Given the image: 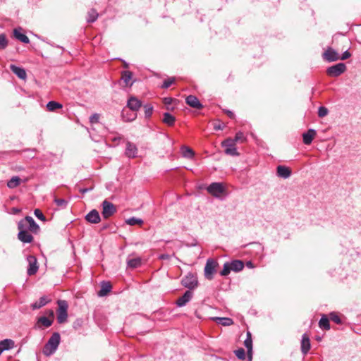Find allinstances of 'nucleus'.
<instances>
[{"instance_id":"1","label":"nucleus","mask_w":361,"mask_h":361,"mask_svg":"<svg viewBox=\"0 0 361 361\" xmlns=\"http://www.w3.org/2000/svg\"><path fill=\"white\" fill-rule=\"evenodd\" d=\"M61 336L58 332L54 333L43 348V354L46 356L53 355L60 343Z\"/></svg>"},{"instance_id":"2","label":"nucleus","mask_w":361,"mask_h":361,"mask_svg":"<svg viewBox=\"0 0 361 361\" xmlns=\"http://www.w3.org/2000/svg\"><path fill=\"white\" fill-rule=\"evenodd\" d=\"M127 106L132 111L136 112L140 109V108L142 106V102L140 100H139L135 97H130L127 102ZM122 116L126 121H134L137 117V114L133 113L130 115L129 118H125V110L122 112Z\"/></svg>"},{"instance_id":"3","label":"nucleus","mask_w":361,"mask_h":361,"mask_svg":"<svg viewBox=\"0 0 361 361\" xmlns=\"http://www.w3.org/2000/svg\"><path fill=\"white\" fill-rule=\"evenodd\" d=\"M59 308L57 310V321L59 324L66 322L68 317V304L65 300L58 301Z\"/></svg>"},{"instance_id":"4","label":"nucleus","mask_w":361,"mask_h":361,"mask_svg":"<svg viewBox=\"0 0 361 361\" xmlns=\"http://www.w3.org/2000/svg\"><path fill=\"white\" fill-rule=\"evenodd\" d=\"M207 192L215 197H220L225 193L226 189L221 183L214 182L207 188Z\"/></svg>"},{"instance_id":"5","label":"nucleus","mask_w":361,"mask_h":361,"mask_svg":"<svg viewBox=\"0 0 361 361\" xmlns=\"http://www.w3.org/2000/svg\"><path fill=\"white\" fill-rule=\"evenodd\" d=\"M18 229L19 231L18 233V238L19 240L24 243H30L33 241V236L25 229V226L23 223L18 224Z\"/></svg>"},{"instance_id":"6","label":"nucleus","mask_w":361,"mask_h":361,"mask_svg":"<svg viewBox=\"0 0 361 361\" xmlns=\"http://www.w3.org/2000/svg\"><path fill=\"white\" fill-rule=\"evenodd\" d=\"M235 145V140L232 138H227L221 142L222 147L225 148V153L233 157L239 156Z\"/></svg>"},{"instance_id":"7","label":"nucleus","mask_w":361,"mask_h":361,"mask_svg":"<svg viewBox=\"0 0 361 361\" xmlns=\"http://www.w3.org/2000/svg\"><path fill=\"white\" fill-rule=\"evenodd\" d=\"M346 71V66L344 63H338L329 67L326 69V74L330 77H338Z\"/></svg>"},{"instance_id":"8","label":"nucleus","mask_w":361,"mask_h":361,"mask_svg":"<svg viewBox=\"0 0 361 361\" xmlns=\"http://www.w3.org/2000/svg\"><path fill=\"white\" fill-rule=\"evenodd\" d=\"M217 262L213 259H208L204 267V276L208 280L214 279V274L216 272Z\"/></svg>"},{"instance_id":"9","label":"nucleus","mask_w":361,"mask_h":361,"mask_svg":"<svg viewBox=\"0 0 361 361\" xmlns=\"http://www.w3.org/2000/svg\"><path fill=\"white\" fill-rule=\"evenodd\" d=\"M18 223H23V225L25 226L26 230H29L30 232L33 233H37L39 230V226L32 217L30 216H27L24 219L20 221Z\"/></svg>"},{"instance_id":"10","label":"nucleus","mask_w":361,"mask_h":361,"mask_svg":"<svg viewBox=\"0 0 361 361\" xmlns=\"http://www.w3.org/2000/svg\"><path fill=\"white\" fill-rule=\"evenodd\" d=\"M102 214L104 219H108L111 216L116 212V208L114 204L106 200L103 201Z\"/></svg>"},{"instance_id":"11","label":"nucleus","mask_w":361,"mask_h":361,"mask_svg":"<svg viewBox=\"0 0 361 361\" xmlns=\"http://www.w3.org/2000/svg\"><path fill=\"white\" fill-rule=\"evenodd\" d=\"M182 285L189 289H193L197 286L198 281L196 276L189 273L181 281Z\"/></svg>"},{"instance_id":"12","label":"nucleus","mask_w":361,"mask_h":361,"mask_svg":"<svg viewBox=\"0 0 361 361\" xmlns=\"http://www.w3.org/2000/svg\"><path fill=\"white\" fill-rule=\"evenodd\" d=\"M27 260L28 262V267L27 270V273L29 276L34 275L37 273L38 270L37 261L35 256L29 255L27 257Z\"/></svg>"},{"instance_id":"13","label":"nucleus","mask_w":361,"mask_h":361,"mask_svg":"<svg viewBox=\"0 0 361 361\" xmlns=\"http://www.w3.org/2000/svg\"><path fill=\"white\" fill-rule=\"evenodd\" d=\"M323 58L324 60L332 62L340 59L338 53L331 47H328L327 49L323 54Z\"/></svg>"},{"instance_id":"14","label":"nucleus","mask_w":361,"mask_h":361,"mask_svg":"<svg viewBox=\"0 0 361 361\" xmlns=\"http://www.w3.org/2000/svg\"><path fill=\"white\" fill-rule=\"evenodd\" d=\"M192 292L190 290L185 291V293L176 300V305L178 307L185 306L192 299Z\"/></svg>"},{"instance_id":"15","label":"nucleus","mask_w":361,"mask_h":361,"mask_svg":"<svg viewBox=\"0 0 361 361\" xmlns=\"http://www.w3.org/2000/svg\"><path fill=\"white\" fill-rule=\"evenodd\" d=\"M311 344L309 336L307 334H304L302 336L301 340V352L303 355H306L310 350Z\"/></svg>"},{"instance_id":"16","label":"nucleus","mask_w":361,"mask_h":361,"mask_svg":"<svg viewBox=\"0 0 361 361\" xmlns=\"http://www.w3.org/2000/svg\"><path fill=\"white\" fill-rule=\"evenodd\" d=\"M276 174L279 177L286 179L290 176L291 170L286 166L279 165L276 168Z\"/></svg>"},{"instance_id":"17","label":"nucleus","mask_w":361,"mask_h":361,"mask_svg":"<svg viewBox=\"0 0 361 361\" xmlns=\"http://www.w3.org/2000/svg\"><path fill=\"white\" fill-rule=\"evenodd\" d=\"M185 102L190 106L197 109H200L203 106L202 104L199 101V99L195 96L193 95L188 96L185 98Z\"/></svg>"},{"instance_id":"18","label":"nucleus","mask_w":361,"mask_h":361,"mask_svg":"<svg viewBox=\"0 0 361 361\" xmlns=\"http://www.w3.org/2000/svg\"><path fill=\"white\" fill-rule=\"evenodd\" d=\"M137 148L136 145L130 142H127L126 148V155L129 158L136 157Z\"/></svg>"},{"instance_id":"19","label":"nucleus","mask_w":361,"mask_h":361,"mask_svg":"<svg viewBox=\"0 0 361 361\" xmlns=\"http://www.w3.org/2000/svg\"><path fill=\"white\" fill-rule=\"evenodd\" d=\"M85 219L90 223L97 224L100 221L101 218L99 212L96 209H92L86 215Z\"/></svg>"},{"instance_id":"20","label":"nucleus","mask_w":361,"mask_h":361,"mask_svg":"<svg viewBox=\"0 0 361 361\" xmlns=\"http://www.w3.org/2000/svg\"><path fill=\"white\" fill-rule=\"evenodd\" d=\"M316 134L317 133L315 130L309 129L306 133L302 134L303 142L305 145H310Z\"/></svg>"},{"instance_id":"21","label":"nucleus","mask_w":361,"mask_h":361,"mask_svg":"<svg viewBox=\"0 0 361 361\" xmlns=\"http://www.w3.org/2000/svg\"><path fill=\"white\" fill-rule=\"evenodd\" d=\"M11 71L20 79H25L27 77L26 72L24 68L16 66V65H10Z\"/></svg>"},{"instance_id":"22","label":"nucleus","mask_w":361,"mask_h":361,"mask_svg":"<svg viewBox=\"0 0 361 361\" xmlns=\"http://www.w3.org/2000/svg\"><path fill=\"white\" fill-rule=\"evenodd\" d=\"M142 264V259L140 257H133L130 258V257L127 259V265L128 267L131 269L137 268L141 266Z\"/></svg>"},{"instance_id":"23","label":"nucleus","mask_w":361,"mask_h":361,"mask_svg":"<svg viewBox=\"0 0 361 361\" xmlns=\"http://www.w3.org/2000/svg\"><path fill=\"white\" fill-rule=\"evenodd\" d=\"M50 299H49L47 296H42L41 297L38 301H36L35 302L32 303L31 305V307L33 310L39 309L44 305H46L47 303L50 302Z\"/></svg>"},{"instance_id":"24","label":"nucleus","mask_w":361,"mask_h":361,"mask_svg":"<svg viewBox=\"0 0 361 361\" xmlns=\"http://www.w3.org/2000/svg\"><path fill=\"white\" fill-rule=\"evenodd\" d=\"M14 37L19 41L27 44L30 42L29 38L23 33L21 32V28H16L13 30Z\"/></svg>"},{"instance_id":"25","label":"nucleus","mask_w":361,"mask_h":361,"mask_svg":"<svg viewBox=\"0 0 361 361\" xmlns=\"http://www.w3.org/2000/svg\"><path fill=\"white\" fill-rule=\"evenodd\" d=\"M111 285L109 282L103 281L101 284V289L98 292V295L100 297L105 296L111 290Z\"/></svg>"},{"instance_id":"26","label":"nucleus","mask_w":361,"mask_h":361,"mask_svg":"<svg viewBox=\"0 0 361 361\" xmlns=\"http://www.w3.org/2000/svg\"><path fill=\"white\" fill-rule=\"evenodd\" d=\"M212 319L215 321L218 324H221L224 326H231L233 324L232 319L228 317H213Z\"/></svg>"},{"instance_id":"27","label":"nucleus","mask_w":361,"mask_h":361,"mask_svg":"<svg viewBox=\"0 0 361 361\" xmlns=\"http://www.w3.org/2000/svg\"><path fill=\"white\" fill-rule=\"evenodd\" d=\"M52 323H53V319H49L46 317H40L37 319V324L38 325L39 327H41L40 326V324H41L44 327L47 328V327H49L50 326H51Z\"/></svg>"},{"instance_id":"28","label":"nucleus","mask_w":361,"mask_h":361,"mask_svg":"<svg viewBox=\"0 0 361 361\" xmlns=\"http://www.w3.org/2000/svg\"><path fill=\"white\" fill-rule=\"evenodd\" d=\"M176 121V118L173 116H172L169 112H165L163 114V122L168 125L169 126H172L174 125Z\"/></svg>"},{"instance_id":"29","label":"nucleus","mask_w":361,"mask_h":361,"mask_svg":"<svg viewBox=\"0 0 361 361\" xmlns=\"http://www.w3.org/2000/svg\"><path fill=\"white\" fill-rule=\"evenodd\" d=\"M132 78H133L132 72H130L129 71H125L122 73L121 79L126 86H128V85L131 86L133 85V82L130 83V81L131 80Z\"/></svg>"},{"instance_id":"30","label":"nucleus","mask_w":361,"mask_h":361,"mask_svg":"<svg viewBox=\"0 0 361 361\" xmlns=\"http://www.w3.org/2000/svg\"><path fill=\"white\" fill-rule=\"evenodd\" d=\"M14 341L11 339H4L0 341L1 348L4 350L12 349L14 347Z\"/></svg>"},{"instance_id":"31","label":"nucleus","mask_w":361,"mask_h":361,"mask_svg":"<svg viewBox=\"0 0 361 361\" xmlns=\"http://www.w3.org/2000/svg\"><path fill=\"white\" fill-rule=\"evenodd\" d=\"M231 269L234 271H240L243 270L244 264L241 260H233L231 263Z\"/></svg>"},{"instance_id":"32","label":"nucleus","mask_w":361,"mask_h":361,"mask_svg":"<svg viewBox=\"0 0 361 361\" xmlns=\"http://www.w3.org/2000/svg\"><path fill=\"white\" fill-rule=\"evenodd\" d=\"M319 326L321 329L329 330L330 329V324L328 317L326 315H323L319 322Z\"/></svg>"},{"instance_id":"33","label":"nucleus","mask_w":361,"mask_h":361,"mask_svg":"<svg viewBox=\"0 0 361 361\" xmlns=\"http://www.w3.org/2000/svg\"><path fill=\"white\" fill-rule=\"evenodd\" d=\"M63 107V105L55 101H50L47 104V109L49 111H54L56 110L57 109H61Z\"/></svg>"},{"instance_id":"34","label":"nucleus","mask_w":361,"mask_h":361,"mask_svg":"<svg viewBox=\"0 0 361 361\" xmlns=\"http://www.w3.org/2000/svg\"><path fill=\"white\" fill-rule=\"evenodd\" d=\"M20 183V179L18 176L12 177L7 183V186L9 188H15Z\"/></svg>"},{"instance_id":"35","label":"nucleus","mask_w":361,"mask_h":361,"mask_svg":"<svg viewBox=\"0 0 361 361\" xmlns=\"http://www.w3.org/2000/svg\"><path fill=\"white\" fill-rule=\"evenodd\" d=\"M98 13L94 8L90 9L87 13V20L88 23L94 22L98 18Z\"/></svg>"},{"instance_id":"36","label":"nucleus","mask_w":361,"mask_h":361,"mask_svg":"<svg viewBox=\"0 0 361 361\" xmlns=\"http://www.w3.org/2000/svg\"><path fill=\"white\" fill-rule=\"evenodd\" d=\"M181 152L184 157L191 159L194 156V152L192 149L188 147H183L181 148Z\"/></svg>"},{"instance_id":"37","label":"nucleus","mask_w":361,"mask_h":361,"mask_svg":"<svg viewBox=\"0 0 361 361\" xmlns=\"http://www.w3.org/2000/svg\"><path fill=\"white\" fill-rule=\"evenodd\" d=\"M126 223L130 226L134 225H142L143 224V221L141 219H138L136 217H130L126 220Z\"/></svg>"},{"instance_id":"38","label":"nucleus","mask_w":361,"mask_h":361,"mask_svg":"<svg viewBox=\"0 0 361 361\" xmlns=\"http://www.w3.org/2000/svg\"><path fill=\"white\" fill-rule=\"evenodd\" d=\"M8 44V41L5 34H0V49H5Z\"/></svg>"},{"instance_id":"39","label":"nucleus","mask_w":361,"mask_h":361,"mask_svg":"<svg viewBox=\"0 0 361 361\" xmlns=\"http://www.w3.org/2000/svg\"><path fill=\"white\" fill-rule=\"evenodd\" d=\"M143 108L145 110V116L146 118H149L153 112V106L149 104H147L143 106Z\"/></svg>"},{"instance_id":"40","label":"nucleus","mask_w":361,"mask_h":361,"mask_svg":"<svg viewBox=\"0 0 361 361\" xmlns=\"http://www.w3.org/2000/svg\"><path fill=\"white\" fill-rule=\"evenodd\" d=\"M233 140H235V143L237 142H244L246 140V137H245L243 132L239 131V132L236 133L234 139H233Z\"/></svg>"},{"instance_id":"41","label":"nucleus","mask_w":361,"mask_h":361,"mask_svg":"<svg viewBox=\"0 0 361 361\" xmlns=\"http://www.w3.org/2000/svg\"><path fill=\"white\" fill-rule=\"evenodd\" d=\"M231 270L232 269H231V264L229 263H225L224 264L223 269L220 272V274L221 276H227L230 274Z\"/></svg>"},{"instance_id":"42","label":"nucleus","mask_w":361,"mask_h":361,"mask_svg":"<svg viewBox=\"0 0 361 361\" xmlns=\"http://www.w3.org/2000/svg\"><path fill=\"white\" fill-rule=\"evenodd\" d=\"M54 202L59 207L62 209L66 208L68 204V202L64 199L54 198Z\"/></svg>"},{"instance_id":"43","label":"nucleus","mask_w":361,"mask_h":361,"mask_svg":"<svg viewBox=\"0 0 361 361\" xmlns=\"http://www.w3.org/2000/svg\"><path fill=\"white\" fill-rule=\"evenodd\" d=\"M235 355L240 360H244L245 358V352L243 348H239L235 350Z\"/></svg>"},{"instance_id":"44","label":"nucleus","mask_w":361,"mask_h":361,"mask_svg":"<svg viewBox=\"0 0 361 361\" xmlns=\"http://www.w3.org/2000/svg\"><path fill=\"white\" fill-rule=\"evenodd\" d=\"M175 81L173 78H170L165 80L161 85V88L166 89L169 87Z\"/></svg>"},{"instance_id":"45","label":"nucleus","mask_w":361,"mask_h":361,"mask_svg":"<svg viewBox=\"0 0 361 361\" xmlns=\"http://www.w3.org/2000/svg\"><path fill=\"white\" fill-rule=\"evenodd\" d=\"M329 113V110L327 109V108L324 107V106H320L319 107V109H318V116L320 117V118H323L324 116H326Z\"/></svg>"},{"instance_id":"46","label":"nucleus","mask_w":361,"mask_h":361,"mask_svg":"<svg viewBox=\"0 0 361 361\" xmlns=\"http://www.w3.org/2000/svg\"><path fill=\"white\" fill-rule=\"evenodd\" d=\"M244 345L245 348L247 349L248 353H250L252 349V338H246V339L244 341Z\"/></svg>"},{"instance_id":"47","label":"nucleus","mask_w":361,"mask_h":361,"mask_svg":"<svg viewBox=\"0 0 361 361\" xmlns=\"http://www.w3.org/2000/svg\"><path fill=\"white\" fill-rule=\"evenodd\" d=\"M330 319L331 321H333L336 324H339L341 323V318L339 317V316L337 314H336L334 312H332L330 314Z\"/></svg>"},{"instance_id":"48","label":"nucleus","mask_w":361,"mask_h":361,"mask_svg":"<svg viewBox=\"0 0 361 361\" xmlns=\"http://www.w3.org/2000/svg\"><path fill=\"white\" fill-rule=\"evenodd\" d=\"M34 214L35 215V216L42 220V221H45V216H44V214H42V212H41L40 209H36L35 211H34Z\"/></svg>"},{"instance_id":"49","label":"nucleus","mask_w":361,"mask_h":361,"mask_svg":"<svg viewBox=\"0 0 361 361\" xmlns=\"http://www.w3.org/2000/svg\"><path fill=\"white\" fill-rule=\"evenodd\" d=\"M99 115L98 114H94L90 117V122L92 124L97 123L99 122Z\"/></svg>"},{"instance_id":"50","label":"nucleus","mask_w":361,"mask_h":361,"mask_svg":"<svg viewBox=\"0 0 361 361\" xmlns=\"http://www.w3.org/2000/svg\"><path fill=\"white\" fill-rule=\"evenodd\" d=\"M351 56V54L348 51H345L343 53L341 56H340L341 60H345L348 58H350Z\"/></svg>"},{"instance_id":"51","label":"nucleus","mask_w":361,"mask_h":361,"mask_svg":"<svg viewBox=\"0 0 361 361\" xmlns=\"http://www.w3.org/2000/svg\"><path fill=\"white\" fill-rule=\"evenodd\" d=\"M171 258V255L168 254H161L159 255V259L162 260H169Z\"/></svg>"},{"instance_id":"52","label":"nucleus","mask_w":361,"mask_h":361,"mask_svg":"<svg viewBox=\"0 0 361 361\" xmlns=\"http://www.w3.org/2000/svg\"><path fill=\"white\" fill-rule=\"evenodd\" d=\"M224 128V125L220 123H214V128L216 130H222Z\"/></svg>"},{"instance_id":"53","label":"nucleus","mask_w":361,"mask_h":361,"mask_svg":"<svg viewBox=\"0 0 361 361\" xmlns=\"http://www.w3.org/2000/svg\"><path fill=\"white\" fill-rule=\"evenodd\" d=\"M173 101V99L171 97H165L164 99V102L165 104H171Z\"/></svg>"},{"instance_id":"54","label":"nucleus","mask_w":361,"mask_h":361,"mask_svg":"<svg viewBox=\"0 0 361 361\" xmlns=\"http://www.w3.org/2000/svg\"><path fill=\"white\" fill-rule=\"evenodd\" d=\"M226 113L231 118H234V114L231 111L227 110Z\"/></svg>"},{"instance_id":"55","label":"nucleus","mask_w":361,"mask_h":361,"mask_svg":"<svg viewBox=\"0 0 361 361\" xmlns=\"http://www.w3.org/2000/svg\"><path fill=\"white\" fill-rule=\"evenodd\" d=\"M91 190V188H82L80 190V192L82 193V194H85L86 192H87L88 191H90Z\"/></svg>"},{"instance_id":"56","label":"nucleus","mask_w":361,"mask_h":361,"mask_svg":"<svg viewBox=\"0 0 361 361\" xmlns=\"http://www.w3.org/2000/svg\"><path fill=\"white\" fill-rule=\"evenodd\" d=\"M246 267L252 269L254 267V265L251 261H248L246 262Z\"/></svg>"},{"instance_id":"57","label":"nucleus","mask_w":361,"mask_h":361,"mask_svg":"<svg viewBox=\"0 0 361 361\" xmlns=\"http://www.w3.org/2000/svg\"><path fill=\"white\" fill-rule=\"evenodd\" d=\"M47 313L51 317V319H54V311L52 310H49L47 312Z\"/></svg>"},{"instance_id":"58","label":"nucleus","mask_w":361,"mask_h":361,"mask_svg":"<svg viewBox=\"0 0 361 361\" xmlns=\"http://www.w3.org/2000/svg\"><path fill=\"white\" fill-rule=\"evenodd\" d=\"M121 139V136H117V137H113L112 138V140L116 142V141H118Z\"/></svg>"},{"instance_id":"59","label":"nucleus","mask_w":361,"mask_h":361,"mask_svg":"<svg viewBox=\"0 0 361 361\" xmlns=\"http://www.w3.org/2000/svg\"><path fill=\"white\" fill-rule=\"evenodd\" d=\"M247 338H252L251 337V334L249 331L247 332Z\"/></svg>"}]
</instances>
